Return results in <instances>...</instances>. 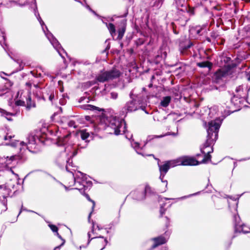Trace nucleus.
Wrapping results in <instances>:
<instances>
[{
  "label": "nucleus",
  "instance_id": "nucleus-25",
  "mask_svg": "<svg viewBox=\"0 0 250 250\" xmlns=\"http://www.w3.org/2000/svg\"><path fill=\"white\" fill-rule=\"evenodd\" d=\"M0 112H1L2 113V115H5L6 116V118L7 119V120H10V119H9L7 116L8 115H13V114L12 113H9V112H7V111H6L5 110H3V109H0Z\"/></svg>",
  "mask_w": 250,
  "mask_h": 250
},
{
  "label": "nucleus",
  "instance_id": "nucleus-30",
  "mask_svg": "<svg viewBox=\"0 0 250 250\" xmlns=\"http://www.w3.org/2000/svg\"><path fill=\"white\" fill-rule=\"evenodd\" d=\"M16 104L17 105H21V106H23L24 105V102L19 100L17 101L16 103Z\"/></svg>",
  "mask_w": 250,
  "mask_h": 250
},
{
  "label": "nucleus",
  "instance_id": "nucleus-38",
  "mask_svg": "<svg viewBox=\"0 0 250 250\" xmlns=\"http://www.w3.org/2000/svg\"><path fill=\"white\" fill-rule=\"evenodd\" d=\"M65 189V190L67 191L68 190V188L66 186H65V185H63V184H62V183H60Z\"/></svg>",
  "mask_w": 250,
  "mask_h": 250
},
{
  "label": "nucleus",
  "instance_id": "nucleus-14",
  "mask_svg": "<svg viewBox=\"0 0 250 250\" xmlns=\"http://www.w3.org/2000/svg\"><path fill=\"white\" fill-rule=\"evenodd\" d=\"M154 244L153 248H155L159 245L165 244L167 242V239L163 236H159L158 237L153 238Z\"/></svg>",
  "mask_w": 250,
  "mask_h": 250
},
{
  "label": "nucleus",
  "instance_id": "nucleus-27",
  "mask_svg": "<svg viewBox=\"0 0 250 250\" xmlns=\"http://www.w3.org/2000/svg\"><path fill=\"white\" fill-rule=\"evenodd\" d=\"M216 75L218 77H222L225 75V73L223 70H219L216 72Z\"/></svg>",
  "mask_w": 250,
  "mask_h": 250
},
{
  "label": "nucleus",
  "instance_id": "nucleus-10",
  "mask_svg": "<svg viewBox=\"0 0 250 250\" xmlns=\"http://www.w3.org/2000/svg\"><path fill=\"white\" fill-rule=\"evenodd\" d=\"M130 97L131 99H132V100L129 102H127L125 108V110H126L127 111L132 112L135 111L137 109V107L135 104V102L133 100V94H132V93L130 94Z\"/></svg>",
  "mask_w": 250,
  "mask_h": 250
},
{
  "label": "nucleus",
  "instance_id": "nucleus-48",
  "mask_svg": "<svg viewBox=\"0 0 250 250\" xmlns=\"http://www.w3.org/2000/svg\"><path fill=\"white\" fill-rule=\"evenodd\" d=\"M197 32L198 34H199L200 33V31L199 30H198Z\"/></svg>",
  "mask_w": 250,
  "mask_h": 250
},
{
  "label": "nucleus",
  "instance_id": "nucleus-49",
  "mask_svg": "<svg viewBox=\"0 0 250 250\" xmlns=\"http://www.w3.org/2000/svg\"><path fill=\"white\" fill-rule=\"evenodd\" d=\"M88 234L89 237H90V234L89 233Z\"/></svg>",
  "mask_w": 250,
  "mask_h": 250
},
{
  "label": "nucleus",
  "instance_id": "nucleus-43",
  "mask_svg": "<svg viewBox=\"0 0 250 250\" xmlns=\"http://www.w3.org/2000/svg\"><path fill=\"white\" fill-rule=\"evenodd\" d=\"M92 214V212H91L88 216V220L89 221L90 220V217H91V215Z\"/></svg>",
  "mask_w": 250,
  "mask_h": 250
},
{
  "label": "nucleus",
  "instance_id": "nucleus-1",
  "mask_svg": "<svg viewBox=\"0 0 250 250\" xmlns=\"http://www.w3.org/2000/svg\"><path fill=\"white\" fill-rule=\"evenodd\" d=\"M223 120V119H220V118H219L208 123L207 141L204 145V147L201 148L202 152L205 154L204 158L201 162L202 163H205L208 161L210 160L211 156L209 153L213 151V149L211 147H210V146L217 138L218 132Z\"/></svg>",
  "mask_w": 250,
  "mask_h": 250
},
{
  "label": "nucleus",
  "instance_id": "nucleus-26",
  "mask_svg": "<svg viewBox=\"0 0 250 250\" xmlns=\"http://www.w3.org/2000/svg\"><path fill=\"white\" fill-rule=\"evenodd\" d=\"M173 135V136H176L177 135V133H166L164 135H160V136H156L155 137L156 138H161V137H163L164 136H167V135Z\"/></svg>",
  "mask_w": 250,
  "mask_h": 250
},
{
  "label": "nucleus",
  "instance_id": "nucleus-3",
  "mask_svg": "<svg viewBox=\"0 0 250 250\" xmlns=\"http://www.w3.org/2000/svg\"><path fill=\"white\" fill-rule=\"evenodd\" d=\"M35 15L37 17L40 24L41 25L42 29L43 31L47 38L50 41V43L53 46L54 48L58 51L60 55L62 58H64L62 52L65 53L64 51L62 48L60 44L59 43L58 41L57 40L56 38H54L52 33H51L48 31L47 27L44 24L43 21L42 20L41 18L40 17L39 14L38 13V14L37 15L36 12H35Z\"/></svg>",
  "mask_w": 250,
  "mask_h": 250
},
{
  "label": "nucleus",
  "instance_id": "nucleus-50",
  "mask_svg": "<svg viewBox=\"0 0 250 250\" xmlns=\"http://www.w3.org/2000/svg\"><path fill=\"white\" fill-rule=\"evenodd\" d=\"M35 7L36 9L37 8V5L36 4L35 5Z\"/></svg>",
  "mask_w": 250,
  "mask_h": 250
},
{
  "label": "nucleus",
  "instance_id": "nucleus-40",
  "mask_svg": "<svg viewBox=\"0 0 250 250\" xmlns=\"http://www.w3.org/2000/svg\"><path fill=\"white\" fill-rule=\"evenodd\" d=\"M23 210H26L27 211H28V212H33V213H36L35 212L32 211V210H27V209H23Z\"/></svg>",
  "mask_w": 250,
  "mask_h": 250
},
{
  "label": "nucleus",
  "instance_id": "nucleus-7",
  "mask_svg": "<svg viewBox=\"0 0 250 250\" xmlns=\"http://www.w3.org/2000/svg\"><path fill=\"white\" fill-rule=\"evenodd\" d=\"M176 161L175 159L170 161H166L164 164L162 165H159V168L160 172V179L161 180L162 182L166 183V186H167V181H163V179L167 173L169 169L171 167H175L178 166V162Z\"/></svg>",
  "mask_w": 250,
  "mask_h": 250
},
{
  "label": "nucleus",
  "instance_id": "nucleus-39",
  "mask_svg": "<svg viewBox=\"0 0 250 250\" xmlns=\"http://www.w3.org/2000/svg\"><path fill=\"white\" fill-rule=\"evenodd\" d=\"M86 8H87V9H88L89 10H90V11H92V10L91 9V8H90V7H89V5H86ZM92 12H93L94 13H95L94 11H92Z\"/></svg>",
  "mask_w": 250,
  "mask_h": 250
},
{
  "label": "nucleus",
  "instance_id": "nucleus-51",
  "mask_svg": "<svg viewBox=\"0 0 250 250\" xmlns=\"http://www.w3.org/2000/svg\"><path fill=\"white\" fill-rule=\"evenodd\" d=\"M104 247H103V248L101 249V250H103V249H104Z\"/></svg>",
  "mask_w": 250,
  "mask_h": 250
},
{
  "label": "nucleus",
  "instance_id": "nucleus-37",
  "mask_svg": "<svg viewBox=\"0 0 250 250\" xmlns=\"http://www.w3.org/2000/svg\"><path fill=\"white\" fill-rule=\"evenodd\" d=\"M54 95H52V94H51V95L49 96V100H50V101H52V99L54 98Z\"/></svg>",
  "mask_w": 250,
  "mask_h": 250
},
{
  "label": "nucleus",
  "instance_id": "nucleus-32",
  "mask_svg": "<svg viewBox=\"0 0 250 250\" xmlns=\"http://www.w3.org/2000/svg\"><path fill=\"white\" fill-rule=\"evenodd\" d=\"M85 197H86V198L90 201H91L92 203H93V207H92V208H93L94 207V206H95V203L93 201L91 200L89 197V196H88V195L87 194H86L85 195Z\"/></svg>",
  "mask_w": 250,
  "mask_h": 250
},
{
  "label": "nucleus",
  "instance_id": "nucleus-19",
  "mask_svg": "<svg viewBox=\"0 0 250 250\" xmlns=\"http://www.w3.org/2000/svg\"><path fill=\"white\" fill-rule=\"evenodd\" d=\"M197 65L200 67H208L210 69L212 66V63L208 61L203 62L197 63Z\"/></svg>",
  "mask_w": 250,
  "mask_h": 250
},
{
  "label": "nucleus",
  "instance_id": "nucleus-44",
  "mask_svg": "<svg viewBox=\"0 0 250 250\" xmlns=\"http://www.w3.org/2000/svg\"><path fill=\"white\" fill-rule=\"evenodd\" d=\"M27 85L31 86V84L30 83H26Z\"/></svg>",
  "mask_w": 250,
  "mask_h": 250
},
{
  "label": "nucleus",
  "instance_id": "nucleus-22",
  "mask_svg": "<svg viewBox=\"0 0 250 250\" xmlns=\"http://www.w3.org/2000/svg\"><path fill=\"white\" fill-rule=\"evenodd\" d=\"M80 134H81V138L83 140H86L89 136V133L87 132L84 130H82V131H81Z\"/></svg>",
  "mask_w": 250,
  "mask_h": 250
},
{
  "label": "nucleus",
  "instance_id": "nucleus-28",
  "mask_svg": "<svg viewBox=\"0 0 250 250\" xmlns=\"http://www.w3.org/2000/svg\"><path fill=\"white\" fill-rule=\"evenodd\" d=\"M97 107L96 106L90 104H88L85 106V109L87 110H94Z\"/></svg>",
  "mask_w": 250,
  "mask_h": 250
},
{
  "label": "nucleus",
  "instance_id": "nucleus-36",
  "mask_svg": "<svg viewBox=\"0 0 250 250\" xmlns=\"http://www.w3.org/2000/svg\"><path fill=\"white\" fill-rule=\"evenodd\" d=\"M241 90H242V87L240 86L238 87H237V88L236 89V91L237 92H239Z\"/></svg>",
  "mask_w": 250,
  "mask_h": 250
},
{
  "label": "nucleus",
  "instance_id": "nucleus-12",
  "mask_svg": "<svg viewBox=\"0 0 250 250\" xmlns=\"http://www.w3.org/2000/svg\"><path fill=\"white\" fill-rule=\"evenodd\" d=\"M10 194V189L5 185L0 186V199L2 197L6 198Z\"/></svg>",
  "mask_w": 250,
  "mask_h": 250
},
{
  "label": "nucleus",
  "instance_id": "nucleus-29",
  "mask_svg": "<svg viewBox=\"0 0 250 250\" xmlns=\"http://www.w3.org/2000/svg\"><path fill=\"white\" fill-rule=\"evenodd\" d=\"M110 95H111V98L114 100L116 99L118 97V94L116 92H111L110 93Z\"/></svg>",
  "mask_w": 250,
  "mask_h": 250
},
{
  "label": "nucleus",
  "instance_id": "nucleus-21",
  "mask_svg": "<svg viewBox=\"0 0 250 250\" xmlns=\"http://www.w3.org/2000/svg\"><path fill=\"white\" fill-rule=\"evenodd\" d=\"M69 135H66L63 138H59L57 144L58 146L64 145L65 143L67 141V138L69 136Z\"/></svg>",
  "mask_w": 250,
  "mask_h": 250
},
{
  "label": "nucleus",
  "instance_id": "nucleus-15",
  "mask_svg": "<svg viewBox=\"0 0 250 250\" xmlns=\"http://www.w3.org/2000/svg\"><path fill=\"white\" fill-rule=\"evenodd\" d=\"M14 158V156H11L9 158L8 157L4 158H1L0 159V162L2 165H4L5 166H7L8 165L10 164L11 161H12Z\"/></svg>",
  "mask_w": 250,
  "mask_h": 250
},
{
  "label": "nucleus",
  "instance_id": "nucleus-45",
  "mask_svg": "<svg viewBox=\"0 0 250 250\" xmlns=\"http://www.w3.org/2000/svg\"><path fill=\"white\" fill-rule=\"evenodd\" d=\"M34 86L35 87L37 88V85H36V84H34Z\"/></svg>",
  "mask_w": 250,
  "mask_h": 250
},
{
  "label": "nucleus",
  "instance_id": "nucleus-24",
  "mask_svg": "<svg viewBox=\"0 0 250 250\" xmlns=\"http://www.w3.org/2000/svg\"><path fill=\"white\" fill-rule=\"evenodd\" d=\"M49 227L53 231L57 233V235L58 236L59 238L62 239L61 236L59 235V234L57 232L58 231V228L57 227L53 225H49Z\"/></svg>",
  "mask_w": 250,
  "mask_h": 250
},
{
  "label": "nucleus",
  "instance_id": "nucleus-41",
  "mask_svg": "<svg viewBox=\"0 0 250 250\" xmlns=\"http://www.w3.org/2000/svg\"><path fill=\"white\" fill-rule=\"evenodd\" d=\"M194 194H195L190 195L188 196V197L191 196H192V195H194ZM187 197H188V196H184V197H182V198H181V199H185V198H186Z\"/></svg>",
  "mask_w": 250,
  "mask_h": 250
},
{
  "label": "nucleus",
  "instance_id": "nucleus-16",
  "mask_svg": "<svg viewBox=\"0 0 250 250\" xmlns=\"http://www.w3.org/2000/svg\"><path fill=\"white\" fill-rule=\"evenodd\" d=\"M105 24L111 34V35L114 37L116 34V29L114 25L112 23L107 24L105 23Z\"/></svg>",
  "mask_w": 250,
  "mask_h": 250
},
{
  "label": "nucleus",
  "instance_id": "nucleus-46",
  "mask_svg": "<svg viewBox=\"0 0 250 250\" xmlns=\"http://www.w3.org/2000/svg\"><path fill=\"white\" fill-rule=\"evenodd\" d=\"M97 228L98 229H100V228H99V227L98 225L97 226Z\"/></svg>",
  "mask_w": 250,
  "mask_h": 250
},
{
  "label": "nucleus",
  "instance_id": "nucleus-35",
  "mask_svg": "<svg viewBox=\"0 0 250 250\" xmlns=\"http://www.w3.org/2000/svg\"><path fill=\"white\" fill-rule=\"evenodd\" d=\"M160 211L161 214L163 215V214L165 213V209L163 207H161Z\"/></svg>",
  "mask_w": 250,
  "mask_h": 250
},
{
  "label": "nucleus",
  "instance_id": "nucleus-34",
  "mask_svg": "<svg viewBox=\"0 0 250 250\" xmlns=\"http://www.w3.org/2000/svg\"><path fill=\"white\" fill-rule=\"evenodd\" d=\"M75 123L73 121H70L68 123V125L70 126H73L74 127H76L75 125H74Z\"/></svg>",
  "mask_w": 250,
  "mask_h": 250
},
{
  "label": "nucleus",
  "instance_id": "nucleus-18",
  "mask_svg": "<svg viewBox=\"0 0 250 250\" xmlns=\"http://www.w3.org/2000/svg\"><path fill=\"white\" fill-rule=\"evenodd\" d=\"M131 145L135 149L138 154H141L143 156H145L144 154L139 152L140 144L138 143L133 141L131 142Z\"/></svg>",
  "mask_w": 250,
  "mask_h": 250
},
{
  "label": "nucleus",
  "instance_id": "nucleus-11",
  "mask_svg": "<svg viewBox=\"0 0 250 250\" xmlns=\"http://www.w3.org/2000/svg\"><path fill=\"white\" fill-rule=\"evenodd\" d=\"M216 110L221 113L223 117V118L229 115L231 113L230 110L229 109H223V107L222 106H214L210 109V113L216 111Z\"/></svg>",
  "mask_w": 250,
  "mask_h": 250
},
{
  "label": "nucleus",
  "instance_id": "nucleus-5",
  "mask_svg": "<svg viewBox=\"0 0 250 250\" xmlns=\"http://www.w3.org/2000/svg\"><path fill=\"white\" fill-rule=\"evenodd\" d=\"M109 122V125L114 130L115 134L119 135L122 131H125V123L122 119L111 116Z\"/></svg>",
  "mask_w": 250,
  "mask_h": 250
},
{
  "label": "nucleus",
  "instance_id": "nucleus-9",
  "mask_svg": "<svg viewBox=\"0 0 250 250\" xmlns=\"http://www.w3.org/2000/svg\"><path fill=\"white\" fill-rule=\"evenodd\" d=\"M150 190V187L148 186H146L145 191H133L130 193V195L133 199L136 200H143L145 199L146 193H147Z\"/></svg>",
  "mask_w": 250,
  "mask_h": 250
},
{
  "label": "nucleus",
  "instance_id": "nucleus-20",
  "mask_svg": "<svg viewBox=\"0 0 250 250\" xmlns=\"http://www.w3.org/2000/svg\"><path fill=\"white\" fill-rule=\"evenodd\" d=\"M26 108L28 110L31 109L32 107H35V104L34 102L31 101V98L30 96L26 100Z\"/></svg>",
  "mask_w": 250,
  "mask_h": 250
},
{
  "label": "nucleus",
  "instance_id": "nucleus-4",
  "mask_svg": "<svg viewBox=\"0 0 250 250\" xmlns=\"http://www.w3.org/2000/svg\"><path fill=\"white\" fill-rule=\"evenodd\" d=\"M121 73L116 68L109 71L101 72L96 77V80L100 83H104L116 79L120 76Z\"/></svg>",
  "mask_w": 250,
  "mask_h": 250
},
{
  "label": "nucleus",
  "instance_id": "nucleus-33",
  "mask_svg": "<svg viewBox=\"0 0 250 250\" xmlns=\"http://www.w3.org/2000/svg\"><path fill=\"white\" fill-rule=\"evenodd\" d=\"M62 243L61 244V245H60V246H58V247H56L55 248V250H57V249H60V248H61V247H62V245H64V243H65V241H64V240H63V239H62Z\"/></svg>",
  "mask_w": 250,
  "mask_h": 250
},
{
  "label": "nucleus",
  "instance_id": "nucleus-17",
  "mask_svg": "<svg viewBox=\"0 0 250 250\" xmlns=\"http://www.w3.org/2000/svg\"><path fill=\"white\" fill-rule=\"evenodd\" d=\"M171 101V97L170 96H166L163 98L161 102V105L163 107H167Z\"/></svg>",
  "mask_w": 250,
  "mask_h": 250
},
{
  "label": "nucleus",
  "instance_id": "nucleus-23",
  "mask_svg": "<svg viewBox=\"0 0 250 250\" xmlns=\"http://www.w3.org/2000/svg\"><path fill=\"white\" fill-rule=\"evenodd\" d=\"M125 32V27H122L121 28H120L118 30V39L119 40L123 38V37L124 36Z\"/></svg>",
  "mask_w": 250,
  "mask_h": 250
},
{
  "label": "nucleus",
  "instance_id": "nucleus-6",
  "mask_svg": "<svg viewBox=\"0 0 250 250\" xmlns=\"http://www.w3.org/2000/svg\"><path fill=\"white\" fill-rule=\"evenodd\" d=\"M75 174V176H73V178L74 183L77 186L76 189L79 190L82 189L83 188L86 187L85 184L87 185V186L91 185V182L87 180V177L85 174L79 171L77 172Z\"/></svg>",
  "mask_w": 250,
  "mask_h": 250
},
{
  "label": "nucleus",
  "instance_id": "nucleus-42",
  "mask_svg": "<svg viewBox=\"0 0 250 250\" xmlns=\"http://www.w3.org/2000/svg\"><path fill=\"white\" fill-rule=\"evenodd\" d=\"M92 231L93 232L94 231V223L93 222L92 223Z\"/></svg>",
  "mask_w": 250,
  "mask_h": 250
},
{
  "label": "nucleus",
  "instance_id": "nucleus-13",
  "mask_svg": "<svg viewBox=\"0 0 250 250\" xmlns=\"http://www.w3.org/2000/svg\"><path fill=\"white\" fill-rule=\"evenodd\" d=\"M235 230L238 232H243L244 233H247L250 232V228L244 224L236 225Z\"/></svg>",
  "mask_w": 250,
  "mask_h": 250
},
{
  "label": "nucleus",
  "instance_id": "nucleus-47",
  "mask_svg": "<svg viewBox=\"0 0 250 250\" xmlns=\"http://www.w3.org/2000/svg\"><path fill=\"white\" fill-rule=\"evenodd\" d=\"M21 210H22L21 209L20 210V213H19V215H20V214L21 212Z\"/></svg>",
  "mask_w": 250,
  "mask_h": 250
},
{
  "label": "nucleus",
  "instance_id": "nucleus-8",
  "mask_svg": "<svg viewBox=\"0 0 250 250\" xmlns=\"http://www.w3.org/2000/svg\"><path fill=\"white\" fill-rule=\"evenodd\" d=\"M176 161H178V166L184 165V166H195L197 165L199 163L193 158L188 157H180L175 159Z\"/></svg>",
  "mask_w": 250,
  "mask_h": 250
},
{
  "label": "nucleus",
  "instance_id": "nucleus-31",
  "mask_svg": "<svg viewBox=\"0 0 250 250\" xmlns=\"http://www.w3.org/2000/svg\"><path fill=\"white\" fill-rule=\"evenodd\" d=\"M100 240L99 241V242H104L105 245H106L107 243V240L106 239H104L103 237H99Z\"/></svg>",
  "mask_w": 250,
  "mask_h": 250
},
{
  "label": "nucleus",
  "instance_id": "nucleus-2",
  "mask_svg": "<svg viewBox=\"0 0 250 250\" xmlns=\"http://www.w3.org/2000/svg\"><path fill=\"white\" fill-rule=\"evenodd\" d=\"M12 136L11 135H6L4 137L5 141L9 140V142L5 143V145L10 146L13 147H19L20 150H21L24 147H26L30 151H32V149L35 148L36 147V137L34 135H29L27 140L28 142L25 143L23 141L20 142L18 140H12Z\"/></svg>",
  "mask_w": 250,
  "mask_h": 250
}]
</instances>
